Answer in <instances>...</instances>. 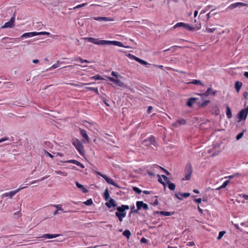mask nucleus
I'll use <instances>...</instances> for the list:
<instances>
[{
  "mask_svg": "<svg viewBox=\"0 0 248 248\" xmlns=\"http://www.w3.org/2000/svg\"><path fill=\"white\" fill-rule=\"evenodd\" d=\"M83 39L97 45H113L120 47L124 46L122 42L116 41L101 40L93 37H85Z\"/></svg>",
  "mask_w": 248,
  "mask_h": 248,
  "instance_id": "nucleus-1",
  "label": "nucleus"
},
{
  "mask_svg": "<svg viewBox=\"0 0 248 248\" xmlns=\"http://www.w3.org/2000/svg\"><path fill=\"white\" fill-rule=\"evenodd\" d=\"M136 205L137 207V209H135V207L133 206L131 208V211L130 212V213H138V211L141 209V208L144 209V210H147L148 209V206L146 203H143L142 201H138L136 203Z\"/></svg>",
  "mask_w": 248,
  "mask_h": 248,
  "instance_id": "nucleus-2",
  "label": "nucleus"
},
{
  "mask_svg": "<svg viewBox=\"0 0 248 248\" xmlns=\"http://www.w3.org/2000/svg\"><path fill=\"white\" fill-rule=\"evenodd\" d=\"M192 168L190 164H186L185 170V176L183 179V180H189L190 179L191 175L192 173Z\"/></svg>",
  "mask_w": 248,
  "mask_h": 248,
  "instance_id": "nucleus-3",
  "label": "nucleus"
},
{
  "mask_svg": "<svg viewBox=\"0 0 248 248\" xmlns=\"http://www.w3.org/2000/svg\"><path fill=\"white\" fill-rule=\"evenodd\" d=\"M73 144L81 155H84V150L83 146L79 140L77 139L74 140L73 141Z\"/></svg>",
  "mask_w": 248,
  "mask_h": 248,
  "instance_id": "nucleus-4",
  "label": "nucleus"
},
{
  "mask_svg": "<svg viewBox=\"0 0 248 248\" xmlns=\"http://www.w3.org/2000/svg\"><path fill=\"white\" fill-rule=\"evenodd\" d=\"M49 32H46V31H41V32H27L23 34L21 37H32L33 36L38 35H49Z\"/></svg>",
  "mask_w": 248,
  "mask_h": 248,
  "instance_id": "nucleus-5",
  "label": "nucleus"
},
{
  "mask_svg": "<svg viewBox=\"0 0 248 248\" xmlns=\"http://www.w3.org/2000/svg\"><path fill=\"white\" fill-rule=\"evenodd\" d=\"M117 210L119 212H116V216L118 217L120 221H123L124 217V205H122L121 207H118Z\"/></svg>",
  "mask_w": 248,
  "mask_h": 248,
  "instance_id": "nucleus-6",
  "label": "nucleus"
},
{
  "mask_svg": "<svg viewBox=\"0 0 248 248\" xmlns=\"http://www.w3.org/2000/svg\"><path fill=\"white\" fill-rule=\"evenodd\" d=\"M155 139L154 137H151L147 139L143 140L142 144L145 146H149L151 144L155 145Z\"/></svg>",
  "mask_w": 248,
  "mask_h": 248,
  "instance_id": "nucleus-7",
  "label": "nucleus"
},
{
  "mask_svg": "<svg viewBox=\"0 0 248 248\" xmlns=\"http://www.w3.org/2000/svg\"><path fill=\"white\" fill-rule=\"evenodd\" d=\"M18 192L19 189H16L15 190L5 192L1 195V198H4L5 197H8L10 199H12Z\"/></svg>",
  "mask_w": 248,
  "mask_h": 248,
  "instance_id": "nucleus-8",
  "label": "nucleus"
},
{
  "mask_svg": "<svg viewBox=\"0 0 248 248\" xmlns=\"http://www.w3.org/2000/svg\"><path fill=\"white\" fill-rule=\"evenodd\" d=\"M248 113V108L242 109L238 113L239 121L245 120Z\"/></svg>",
  "mask_w": 248,
  "mask_h": 248,
  "instance_id": "nucleus-9",
  "label": "nucleus"
},
{
  "mask_svg": "<svg viewBox=\"0 0 248 248\" xmlns=\"http://www.w3.org/2000/svg\"><path fill=\"white\" fill-rule=\"evenodd\" d=\"M15 20V17L13 16V17H11L10 20H9V21L5 23L4 24V25L1 27V28L4 29V28H13L15 25V23H14Z\"/></svg>",
  "mask_w": 248,
  "mask_h": 248,
  "instance_id": "nucleus-10",
  "label": "nucleus"
},
{
  "mask_svg": "<svg viewBox=\"0 0 248 248\" xmlns=\"http://www.w3.org/2000/svg\"><path fill=\"white\" fill-rule=\"evenodd\" d=\"M248 6V4L243 2H236L230 5L228 9H233L237 7Z\"/></svg>",
  "mask_w": 248,
  "mask_h": 248,
  "instance_id": "nucleus-11",
  "label": "nucleus"
},
{
  "mask_svg": "<svg viewBox=\"0 0 248 248\" xmlns=\"http://www.w3.org/2000/svg\"><path fill=\"white\" fill-rule=\"evenodd\" d=\"M61 235L60 234H48L46 233L44 234L41 237H39V238H43L46 239H52L54 238H56Z\"/></svg>",
  "mask_w": 248,
  "mask_h": 248,
  "instance_id": "nucleus-12",
  "label": "nucleus"
},
{
  "mask_svg": "<svg viewBox=\"0 0 248 248\" xmlns=\"http://www.w3.org/2000/svg\"><path fill=\"white\" fill-rule=\"evenodd\" d=\"M106 201L107 202H106L105 204L108 208L115 207L116 206L115 201L112 198H109L108 200Z\"/></svg>",
  "mask_w": 248,
  "mask_h": 248,
  "instance_id": "nucleus-13",
  "label": "nucleus"
},
{
  "mask_svg": "<svg viewBox=\"0 0 248 248\" xmlns=\"http://www.w3.org/2000/svg\"><path fill=\"white\" fill-rule=\"evenodd\" d=\"M102 177L107 182L108 184L117 186V185L111 178L108 177L107 175H102Z\"/></svg>",
  "mask_w": 248,
  "mask_h": 248,
  "instance_id": "nucleus-14",
  "label": "nucleus"
},
{
  "mask_svg": "<svg viewBox=\"0 0 248 248\" xmlns=\"http://www.w3.org/2000/svg\"><path fill=\"white\" fill-rule=\"evenodd\" d=\"M65 162L73 163V164H76L77 166H79L81 168H84V166L82 164H81L80 162H79V161H78L76 160H74V159L69 160L65 161Z\"/></svg>",
  "mask_w": 248,
  "mask_h": 248,
  "instance_id": "nucleus-15",
  "label": "nucleus"
},
{
  "mask_svg": "<svg viewBox=\"0 0 248 248\" xmlns=\"http://www.w3.org/2000/svg\"><path fill=\"white\" fill-rule=\"evenodd\" d=\"M76 186L79 188V189H80L84 193H87L88 192V190L87 189H86V188H85L84 187V186L79 184L78 182H76Z\"/></svg>",
  "mask_w": 248,
  "mask_h": 248,
  "instance_id": "nucleus-16",
  "label": "nucleus"
},
{
  "mask_svg": "<svg viewBox=\"0 0 248 248\" xmlns=\"http://www.w3.org/2000/svg\"><path fill=\"white\" fill-rule=\"evenodd\" d=\"M186 124V121L183 119L178 120L176 123L172 124V125L175 127L178 126V125H184Z\"/></svg>",
  "mask_w": 248,
  "mask_h": 248,
  "instance_id": "nucleus-17",
  "label": "nucleus"
},
{
  "mask_svg": "<svg viewBox=\"0 0 248 248\" xmlns=\"http://www.w3.org/2000/svg\"><path fill=\"white\" fill-rule=\"evenodd\" d=\"M80 133L81 135L84 137L86 140L87 142L89 143L90 142L89 138L86 133V131L84 129H81L80 131Z\"/></svg>",
  "mask_w": 248,
  "mask_h": 248,
  "instance_id": "nucleus-18",
  "label": "nucleus"
},
{
  "mask_svg": "<svg viewBox=\"0 0 248 248\" xmlns=\"http://www.w3.org/2000/svg\"><path fill=\"white\" fill-rule=\"evenodd\" d=\"M216 92L213 91L211 88H209L207 89V91L204 93H203L202 95L204 96H208L209 94H213V95H214L216 94Z\"/></svg>",
  "mask_w": 248,
  "mask_h": 248,
  "instance_id": "nucleus-19",
  "label": "nucleus"
},
{
  "mask_svg": "<svg viewBox=\"0 0 248 248\" xmlns=\"http://www.w3.org/2000/svg\"><path fill=\"white\" fill-rule=\"evenodd\" d=\"M110 80L113 82V84L117 86H121L122 85V83L120 81L118 78H109Z\"/></svg>",
  "mask_w": 248,
  "mask_h": 248,
  "instance_id": "nucleus-20",
  "label": "nucleus"
},
{
  "mask_svg": "<svg viewBox=\"0 0 248 248\" xmlns=\"http://www.w3.org/2000/svg\"><path fill=\"white\" fill-rule=\"evenodd\" d=\"M242 86V83L239 81H236L235 83V88L237 93H239Z\"/></svg>",
  "mask_w": 248,
  "mask_h": 248,
  "instance_id": "nucleus-21",
  "label": "nucleus"
},
{
  "mask_svg": "<svg viewBox=\"0 0 248 248\" xmlns=\"http://www.w3.org/2000/svg\"><path fill=\"white\" fill-rule=\"evenodd\" d=\"M103 197L106 201H108L109 199V198H110L109 197V194L108 192V188H106L105 189V191L103 194Z\"/></svg>",
  "mask_w": 248,
  "mask_h": 248,
  "instance_id": "nucleus-22",
  "label": "nucleus"
},
{
  "mask_svg": "<svg viewBox=\"0 0 248 248\" xmlns=\"http://www.w3.org/2000/svg\"><path fill=\"white\" fill-rule=\"evenodd\" d=\"M188 84H193L196 85H202V86L203 84L201 80H193L192 81H189L187 82Z\"/></svg>",
  "mask_w": 248,
  "mask_h": 248,
  "instance_id": "nucleus-23",
  "label": "nucleus"
},
{
  "mask_svg": "<svg viewBox=\"0 0 248 248\" xmlns=\"http://www.w3.org/2000/svg\"><path fill=\"white\" fill-rule=\"evenodd\" d=\"M196 99H197L196 98H190L188 102H187V105L189 107H191L194 104V103L196 101Z\"/></svg>",
  "mask_w": 248,
  "mask_h": 248,
  "instance_id": "nucleus-24",
  "label": "nucleus"
},
{
  "mask_svg": "<svg viewBox=\"0 0 248 248\" xmlns=\"http://www.w3.org/2000/svg\"><path fill=\"white\" fill-rule=\"evenodd\" d=\"M75 61H78L81 63H83L84 62H85V63H90V62L89 61H88L87 60L83 59L80 57H78V58H75Z\"/></svg>",
  "mask_w": 248,
  "mask_h": 248,
  "instance_id": "nucleus-25",
  "label": "nucleus"
},
{
  "mask_svg": "<svg viewBox=\"0 0 248 248\" xmlns=\"http://www.w3.org/2000/svg\"><path fill=\"white\" fill-rule=\"evenodd\" d=\"M168 185V187L169 188V189L171 190H173L175 189V185H174V184L172 183H171L170 181H169L168 183H167Z\"/></svg>",
  "mask_w": 248,
  "mask_h": 248,
  "instance_id": "nucleus-26",
  "label": "nucleus"
},
{
  "mask_svg": "<svg viewBox=\"0 0 248 248\" xmlns=\"http://www.w3.org/2000/svg\"><path fill=\"white\" fill-rule=\"evenodd\" d=\"M52 206H53V207H54L55 208H56L57 209V210L59 211H63V209L62 207V204H54V205H52Z\"/></svg>",
  "mask_w": 248,
  "mask_h": 248,
  "instance_id": "nucleus-27",
  "label": "nucleus"
},
{
  "mask_svg": "<svg viewBox=\"0 0 248 248\" xmlns=\"http://www.w3.org/2000/svg\"><path fill=\"white\" fill-rule=\"evenodd\" d=\"M136 61H137L138 62H139V63H140L141 64L143 65H146L148 64L147 62H146V61L142 60L139 58H137L136 59Z\"/></svg>",
  "mask_w": 248,
  "mask_h": 248,
  "instance_id": "nucleus-28",
  "label": "nucleus"
},
{
  "mask_svg": "<svg viewBox=\"0 0 248 248\" xmlns=\"http://www.w3.org/2000/svg\"><path fill=\"white\" fill-rule=\"evenodd\" d=\"M226 115L228 118H231L232 117V112L231 110L229 107H227V112Z\"/></svg>",
  "mask_w": 248,
  "mask_h": 248,
  "instance_id": "nucleus-29",
  "label": "nucleus"
},
{
  "mask_svg": "<svg viewBox=\"0 0 248 248\" xmlns=\"http://www.w3.org/2000/svg\"><path fill=\"white\" fill-rule=\"evenodd\" d=\"M55 173L57 174H60L62 176H67V173L66 172H63L61 170H55Z\"/></svg>",
  "mask_w": 248,
  "mask_h": 248,
  "instance_id": "nucleus-30",
  "label": "nucleus"
},
{
  "mask_svg": "<svg viewBox=\"0 0 248 248\" xmlns=\"http://www.w3.org/2000/svg\"><path fill=\"white\" fill-rule=\"evenodd\" d=\"M229 182H230L229 180L226 181L220 187L217 188V189H220L221 188H225L228 185Z\"/></svg>",
  "mask_w": 248,
  "mask_h": 248,
  "instance_id": "nucleus-31",
  "label": "nucleus"
},
{
  "mask_svg": "<svg viewBox=\"0 0 248 248\" xmlns=\"http://www.w3.org/2000/svg\"><path fill=\"white\" fill-rule=\"evenodd\" d=\"M61 63L60 61H57L56 64H53L50 68H49L47 70H51L52 69H55L59 67L60 66V64Z\"/></svg>",
  "mask_w": 248,
  "mask_h": 248,
  "instance_id": "nucleus-32",
  "label": "nucleus"
},
{
  "mask_svg": "<svg viewBox=\"0 0 248 248\" xmlns=\"http://www.w3.org/2000/svg\"><path fill=\"white\" fill-rule=\"evenodd\" d=\"M159 214L164 216H169L172 215L170 212L166 211H159Z\"/></svg>",
  "mask_w": 248,
  "mask_h": 248,
  "instance_id": "nucleus-33",
  "label": "nucleus"
},
{
  "mask_svg": "<svg viewBox=\"0 0 248 248\" xmlns=\"http://www.w3.org/2000/svg\"><path fill=\"white\" fill-rule=\"evenodd\" d=\"M226 233V232L225 231H221L219 232V234H218V236L217 237V239L218 240H220L222 237H223V236Z\"/></svg>",
  "mask_w": 248,
  "mask_h": 248,
  "instance_id": "nucleus-34",
  "label": "nucleus"
},
{
  "mask_svg": "<svg viewBox=\"0 0 248 248\" xmlns=\"http://www.w3.org/2000/svg\"><path fill=\"white\" fill-rule=\"evenodd\" d=\"M84 203L86 205H91L93 203V201L91 199H90L85 201Z\"/></svg>",
  "mask_w": 248,
  "mask_h": 248,
  "instance_id": "nucleus-35",
  "label": "nucleus"
},
{
  "mask_svg": "<svg viewBox=\"0 0 248 248\" xmlns=\"http://www.w3.org/2000/svg\"><path fill=\"white\" fill-rule=\"evenodd\" d=\"M87 5V3H82V4H79V5H78L77 6L74 7L73 8V9L75 10L76 9H78V8H81L85 5Z\"/></svg>",
  "mask_w": 248,
  "mask_h": 248,
  "instance_id": "nucleus-36",
  "label": "nucleus"
},
{
  "mask_svg": "<svg viewBox=\"0 0 248 248\" xmlns=\"http://www.w3.org/2000/svg\"><path fill=\"white\" fill-rule=\"evenodd\" d=\"M185 24L182 22H180L177 23L174 26V28L180 27H184L185 26Z\"/></svg>",
  "mask_w": 248,
  "mask_h": 248,
  "instance_id": "nucleus-37",
  "label": "nucleus"
},
{
  "mask_svg": "<svg viewBox=\"0 0 248 248\" xmlns=\"http://www.w3.org/2000/svg\"><path fill=\"white\" fill-rule=\"evenodd\" d=\"M244 134V131L238 134L236 137L237 140H239L243 136Z\"/></svg>",
  "mask_w": 248,
  "mask_h": 248,
  "instance_id": "nucleus-38",
  "label": "nucleus"
},
{
  "mask_svg": "<svg viewBox=\"0 0 248 248\" xmlns=\"http://www.w3.org/2000/svg\"><path fill=\"white\" fill-rule=\"evenodd\" d=\"M178 47H179V46H173L172 47H170V48H168L167 49L164 50V51H168L169 50L171 49L172 50V52H174L175 51V48Z\"/></svg>",
  "mask_w": 248,
  "mask_h": 248,
  "instance_id": "nucleus-39",
  "label": "nucleus"
},
{
  "mask_svg": "<svg viewBox=\"0 0 248 248\" xmlns=\"http://www.w3.org/2000/svg\"><path fill=\"white\" fill-rule=\"evenodd\" d=\"M216 30L215 28H206V31L208 32H213Z\"/></svg>",
  "mask_w": 248,
  "mask_h": 248,
  "instance_id": "nucleus-40",
  "label": "nucleus"
},
{
  "mask_svg": "<svg viewBox=\"0 0 248 248\" xmlns=\"http://www.w3.org/2000/svg\"><path fill=\"white\" fill-rule=\"evenodd\" d=\"M131 235V233L129 230H125V236L129 238Z\"/></svg>",
  "mask_w": 248,
  "mask_h": 248,
  "instance_id": "nucleus-41",
  "label": "nucleus"
},
{
  "mask_svg": "<svg viewBox=\"0 0 248 248\" xmlns=\"http://www.w3.org/2000/svg\"><path fill=\"white\" fill-rule=\"evenodd\" d=\"M78 25L80 26H82L84 24L83 20L82 19L78 18Z\"/></svg>",
  "mask_w": 248,
  "mask_h": 248,
  "instance_id": "nucleus-42",
  "label": "nucleus"
},
{
  "mask_svg": "<svg viewBox=\"0 0 248 248\" xmlns=\"http://www.w3.org/2000/svg\"><path fill=\"white\" fill-rule=\"evenodd\" d=\"M133 190L138 194H140L141 192V190L137 187H134Z\"/></svg>",
  "mask_w": 248,
  "mask_h": 248,
  "instance_id": "nucleus-43",
  "label": "nucleus"
},
{
  "mask_svg": "<svg viewBox=\"0 0 248 248\" xmlns=\"http://www.w3.org/2000/svg\"><path fill=\"white\" fill-rule=\"evenodd\" d=\"M113 19L107 17H102V21H112Z\"/></svg>",
  "mask_w": 248,
  "mask_h": 248,
  "instance_id": "nucleus-44",
  "label": "nucleus"
},
{
  "mask_svg": "<svg viewBox=\"0 0 248 248\" xmlns=\"http://www.w3.org/2000/svg\"><path fill=\"white\" fill-rule=\"evenodd\" d=\"M45 155L46 156H48V157H50L51 158H53V155H52L51 154H50L49 153H48L47 151H45Z\"/></svg>",
  "mask_w": 248,
  "mask_h": 248,
  "instance_id": "nucleus-45",
  "label": "nucleus"
},
{
  "mask_svg": "<svg viewBox=\"0 0 248 248\" xmlns=\"http://www.w3.org/2000/svg\"><path fill=\"white\" fill-rule=\"evenodd\" d=\"M180 195L185 197V198H187L190 196V193H184L183 194L180 193Z\"/></svg>",
  "mask_w": 248,
  "mask_h": 248,
  "instance_id": "nucleus-46",
  "label": "nucleus"
},
{
  "mask_svg": "<svg viewBox=\"0 0 248 248\" xmlns=\"http://www.w3.org/2000/svg\"><path fill=\"white\" fill-rule=\"evenodd\" d=\"M209 103V100H206L205 101H204L203 103H202L201 104V106L202 107H205L206 106L208 103Z\"/></svg>",
  "mask_w": 248,
  "mask_h": 248,
  "instance_id": "nucleus-47",
  "label": "nucleus"
},
{
  "mask_svg": "<svg viewBox=\"0 0 248 248\" xmlns=\"http://www.w3.org/2000/svg\"><path fill=\"white\" fill-rule=\"evenodd\" d=\"M127 56L130 59H134L136 60V58L137 57H135V56L132 55V54H128V55H127Z\"/></svg>",
  "mask_w": 248,
  "mask_h": 248,
  "instance_id": "nucleus-48",
  "label": "nucleus"
},
{
  "mask_svg": "<svg viewBox=\"0 0 248 248\" xmlns=\"http://www.w3.org/2000/svg\"><path fill=\"white\" fill-rule=\"evenodd\" d=\"M184 27L189 30H191L193 29L187 24H185Z\"/></svg>",
  "mask_w": 248,
  "mask_h": 248,
  "instance_id": "nucleus-49",
  "label": "nucleus"
},
{
  "mask_svg": "<svg viewBox=\"0 0 248 248\" xmlns=\"http://www.w3.org/2000/svg\"><path fill=\"white\" fill-rule=\"evenodd\" d=\"M162 177L163 178V179H164V180L167 182V183L170 181L169 178L165 175H162Z\"/></svg>",
  "mask_w": 248,
  "mask_h": 248,
  "instance_id": "nucleus-50",
  "label": "nucleus"
},
{
  "mask_svg": "<svg viewBox=\"0 0 248 248\" xmlns=\"http://www.w3.org/2000/svg\"><path fill=\"white\" fill-rule=\"evenodd\" d=\"M162 177L163 178V179H164V180L167 182V183L170 181L169 178L165 175H162Z\"/></svg>",
  "mask_w": 248,
  "mask_h": 248,
  "instance_id": "nucleus-51",
  "label": "nucleus"
},
{
  "mask_svg": "<svg viewBox=\"0 0 248 248\" xmlns=\"http://www.w3.org/2000/svg\"><path fill=\"white\" fill-rule=\"evenodd\" d=\"M158 176L159 177V179H158V181L161 183L164 186H166L165 183L162 181V179H160V176L159 175H158Z\"/></svg>",
  "mask_w": 248,
  "mask_h": 248,
  "instance_id": "nucleus-52",
  "label": "nucleus"
},
{
  "mask_svg": "<svg viewBox=\"0 0 248 248\" xmlns=\"http://www.w3.org/2000/svg\"><path fill=\"white\" fill-rule=\"evenodd\" d=\"M89 90H93V91L94 92H96V93H97L98 92V90L97 88H91V87H88L87 88Z\"/></svg>",
  "mask_w": 248,
  "mask_h": 248,
  "instance_id": "nucleus-53",
  "label": "nucleus"
},
{
  "mask_svg": "<svg viewBox=\"0 0 248 248\" xmlns=\"http://www.w3.org/2000/svg\"><path fill=\"white\" fill-rule=\"evenodd\" d=\"M94 20L98 21H102V17H93Z\"/></svg>",
  "mask_w": 248,
  "mask_h": 248,
  "instance_id": "nucleus-54",
  "label": "nucleus"
},
{
  "mask_svg": "<svg viewBox=\"0 0 248 248\" xmlns=\"http://www.w3.org/2000/svg\"><path fill=\"white\" fill-rule=\"evenodd\" d=\"M8 139H9L8 137H4L2 139L0 140V143L2 142L3 141H4L7 140H8Z\"/></svg>",
  "mask_w": 248,
  "mask_h": 248,
  "instance_id": "nucleus-55",
  "label": "nucleus"
},
{
  "mask_svg": "<svg viewBox=\"0 0 248 248\" xmlns=\"http://www.w3.org/2000/svg\"><path fill=\"white\" fill-rule=\"evenodd\" d=\"M140 242L141 243H146L147 242V239L146 238L143 237V238H142L141 239Z\"/></svg>",
  "mask_w": 248,
  "mask_h": 248,
  "instance_id": "nucleus-56",
  "label": "nucleus"
},
{
  "mask_svg": "<svg viewBox=\"0 0 248 248\" xmlns=\"http://www.w3.org/2000/svg\"><path fill=\"white\" fill-rule=\"evenodd\" d=\"M194 201L198 203H200L201 202L202 200L201 198H199L195 199Z\"/></svg>",
  "mask_w": 248,
  "mask_h": 248,
  "instance_id": "nucleus-57",
  "label": "nucleus"
},
{
  "mask_svg": "<svg viewBox=\"0 0 248 248\" xmlns=\"http://www.w3.org/2000/svg\"><path fill=\"white\" fill-rule=\"evenodd\" d=\"M248 96V92H245L243 93V96L245 98H247Z\"/></svg>",
  "mask_w": 248,
  "mask_h": 248,
  "instance_id": "nucleus-58",
  "label": "nucleus"
},
{
  "mask_svg": "<svg viewBox=\"0 0 248 248\" xmlns=\"http://www.w3.org/2000/svg\"><path fill=\"white\" fill-rule=\"evenodd\" d=\"M186 245L187 246H192L194 245V243L193 242H188Z\"/></svg>",
  "mask_w": 248,
  "mask_h": 248,
  "instance_id": "nucleus-59",
  "label": "nucleus"
},
{
  "mask_svg": "<svg viewBox=\"0 0 248 248\" xmlns=\"http://www.w3.org/2000/svg\"><path fill=\"white\" fill-rule=\"evenodd\" d=\"M152 109H153L152 107H151V106L149 107L148 110H147L148 113H151Z\"/></svg>",
  "mask_w": 248,
  "mask_h": 248,
  "instance_id": "nucleus-60",
  "label": "nucleus"
},
{
  "mask_svg": "<svg viewBox=\"0 0 248 248\" xmlns=\"http://www.w3.org/2000/svg\"><path fill=\"white\" fill-rule=\"evenodd\" d=\"M236 175H238V174H235L234 175H230V176H228V178L231 179V178H234Z\"/></svg>",
  "mask_w": 248,
  "mask_h": 248,
  "instance_id": "nucleus-61",
  "label": "nucleus"
},
{
  "mask_svg": "<svg viewBox=\"0 0 248 248\" xmlns=\"http://www.w3.org/2000/svg\"><path fill=\"white\" fill-rule=\"evenodd\" d=\"M233 223V224L234 225V226H235V227L236 228V229H239V226L237 224H236V223H233V222H232Z\"/></svg>",
  "mask_w": 248,
  "mask_h": 248,
  "instance_id": "nucleus-62",
  "label": "nucleus"
},
{
  "mask_svg": "<svg viewBox=\"0 0 248 248\" xmlns=\"http://www.w3.org/2000/svg\"><path fill=\"white\" fill-rule=\"evenodd\" d=\"M243 75L246 78H248V72H245L243 74Z\"/></svg>",
  "mask_w": 248,
  "mask_h": 248,
  "instance_id": "nucleus-63",
  "label": "nucleus"
},
{
  "mask_svg": "<svg viewBox=\"0 0 248 248\" xmlns=\"http://www.w3.org/2000/svg\"><path fill=\"white\" fill-rule=\"evenodd\" d=\"M243 198L246 200H248V195H243Z\"/></svg>",
  "mask_w": 248,
  "mask_h": 248,
  "instance_id": "nucleus-64",
  "label": "nucleus"
}]
</instances>
